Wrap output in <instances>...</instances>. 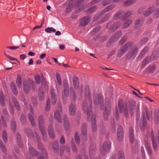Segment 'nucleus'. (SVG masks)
Returning a JSON list of instances; mask_svg holds the SVG:
<instances>
[{
  "mask_svg": "<svg viewBox=\"0 0 159 159\" xmlns=\"http://www.w3.org/2000/svg\"><path fill=\"white\" fill-rule=\"evenodd\" d=\"M56 96L53 91L51 90V97L52 98V103L54 105L56 102L57 100L56 98Z\"/></svg>",
  "mask_w": 159,
  "mask_h": 159,
  "instance_id": "nucleus-43",
  "label": "nucleus"
},
{
  "mask_svg": "<svg viewBox=\"0 0 159 159\" xmlns=\"http://www.w3.org/2000/svg\"><path fill=\"white\" fill-rule=\"evenodd\" d=\"M84 112L87 115L88 120L89 121L92 122V131L95 132L97 130L96 120L95 116L92 114V110H91L90 112L88 111V113L85 111Z\"/></svg>",
  "mask_w": 159,
  "mask_h": 159,
  "instance_id": "nucleus-3",
  "label": "nucleus"
},
{
  "mask_svg": "<svg viewBox=\"0 0 159 159\" xmlns=\"http://www.w3.org/2000/svg\"><path fill=\"white\" fill-rule=\"evenodd\" d=\"M129 135L131 143H134L135 144H136L138 143V141L137 139H135L134 131L133 129L131 128H130L129 129Z\"/></svg>",
  "mask_w": 159,
  "mask_h": 159,
  "instance_id": "nucleus-16",
  "label": "nucleus"
},
{
  "mask_svg": "<svg viewBox=\"0 0 159 159\" xmlns=\"http://www.w3.org/2000/svg\"><path fill=\"white\" fill-rule=\"evenodd\" d=\"M2 139L3 141L5 143H6L7 139V133L5 131H4L3 132Z\"/></svg>",
  "mask_w": 159,
  "mask_h": 159,
  "instance_id": "nucleus-57",
  "label": "nucleus"
},
{
  "mask_svg": "<svg viewBox=\"0 0 159 159\" xmlns=\"http://www.w3.org/2000/svg\"><path fill=\"white\" fill-rule=\"evenodd\" d=\"M0 148L4 153H6L7 152L6 147L1 139H0Z\"/></svg>",
  "mask_w": 159,
  "mask_h": 159,
  "instance_id": "nucleus-39",
  "label": "nucleus"
},
{
  "mask_svg": "<svg viewBox=\"0 0 159 159\" xmlns=\"http://www.w3.org/2000/svg\"><path fill=\"white\" fill-rule=\"evenodd\" d=\"M84 93L85 97L87 99L82 104V107L84 111L88 112L89 111L90 112L92 110V103L91 95L90 93L89 88L86 86L85 87Z\"/></svg>",
  "mask_w": 159,
  "mask_h": 159,
  "instance_id": "nucleus-2",
  "label": "nucleus"
},
{
  "mask_svg": "<svg viewBox=\"0 0 159 159\" xmlns=\"http://www.w3.org/2000/svg\"><path fill=\"white\" fill-rule=\"evenodd\" d=\"M16 83L18 88L22 87L21 78L20 75H18L16 79Z\"/></svg>",
  "mask_w": 159,
  "mask_h": 159,
  "instance_id": "nucleus-34",
  "label": "nucleus"
},
{
  "mask_svg": "<svg viewBox=\"0 0 159 159\" xmlns=\"http://www.w3.org/2000/svg\"><path fill=\"white\" fill-rule=\"evenodd\" d=\"M148 41V39L147 37L143 38L140 41L139 43V44L141 46H143Z\"/></svg>",
  "mask_w": 159,
  "mask_h": 159,
  "instance_id": "nucleus-51",
  "label": "nucleus"
},
{
  "mask_svg": "<svg viewBox=\"0 0 159 159\" xmlns=\"http://www.w3.org/2000/svg\"><path fill=\"white\" fill-rule=\"evenodd\" d=\"M60 154L62 155L64 151H66L67 152H69L70 150V149L67 146H62L61 147L60 149Z\"/></svg>",
  "mask_w": 159,
  "mask_h": 159,
  "instance_id": "nucleus-41",
  "label": "nucleus"
},
{
  "mask_svg": "<svg viewBox=\"0 0 159 159\" xmlns=\"http://www.w3.org/2000/svg\"><path fill=\"white\" fill-rule=\"evenodd\" d=\"M4 55L7 57V58L9 59L10 60H11V61L15 60V61H17L18 62H19V61L17 59L14 58H13L12 57L8 55H7V54L5 52H4Z\"/></svg>",
  "mask_w": 159,
  "mask_h": 159,
  "instance_id": "nucleus-59",
  "label": "nucleus"
},
{
  "mask_svg": "<svg viewBox=\"0 0 159 159\" xmlns=\"http://www.w3.org/2000/svg\"><path fill=\"white\" fill-rule=\"evenodd\" d=\"M121 25V23L120 22H116L113 24L110 28L111 32H113L115 31L117 28H119Z\"/></svg>",
  "mask_w": 159,
  "mask_h": 159,
  "instance_id": "nucleus-25",
  "label": "nucleus"
},
{
  "mask_svg": "<svg viewBox=\"0 0 159 159\" xmlns=\"http://www.w3.org/2000/svg\"><path fill=\"white\" fill-rule=\"evenodd\" d=\"M38 148L41 150L42 154L38 156V152L32 147H30L29 148V153L26 155L27 159H34V156L37 157V159H48L47 151L41 143H39Z\"/></svg>",
  "mask_w": 159,
  "mask_h": 159,
  "instance_id": "nucleus-1",
  "label": "nucleus"
},
{
  "mask_svg": "<svg viewBox=\"0 0 159 159\" xmlns=\"http://www.w3.org/2000/svg\"><path fill=\"white\" fill-rule=\"evenodd\" d=\"M133 44V43L131 41L126 43L122 47L120 48L118 51L117 56L119 57H121L127 51V49L130 48Z\"/></svg>",
  "mask_w": 159,
  "mask_h": 159,
  "instance_id": "nucleus-8",
  "label": "nucleus"
},
{
  "mask_svg": "<svg viewBox=\"0 0 159 159\" xmlns=\"http://www.w3.org/2000/svg\"><path fill=\"white\" fill-rule=\"evenodd\" d=\"M56 79L58 84L60 85H61V80L60 75L58 73H56Z\"/></svg>",
  "mask_w": 159,
  "mask_h": 159,
  "instance_id": "nucleus-56",
  "label": "nucleus"
},
{
  "mask_svg": "<svg viewBox=\"0 0 159 159\" xmlns=\"http://www.w3.org/2000/svg\"><path fill=\"white\" fill-rule=\"evenodd\" d=\"M154 10L153 7H151L149 8L148 11H146L144 13V15L146 16H147L149 15L151 13H152Z\"/></svg>",
  "mask_w": 159,
  "mask_h": 159,
  "instance_id": "nucleus-48",
  "label": "nucleus"
},
{
  "mask_svg": "<svg viewBox=\"0 0 159 159\" xmlns=\"http://www.w3.org/2000/svg\"><path fill=\"white\" fill-rule=\"evenodd\" d=\"M117 138L119 141H121L123 138V132L122 128L119 126L117 131Z\"/></svg>",
  "mask_w": 159,
  "mask_h": 159,
  "instance_id": "nucleus-19",
  "label": "nucleus"
},
{
  "mask_svg": "<svg viewBox=\"0 0 159 159\" xmlns=\"http://www.w3.org/2000/svg\"><path fill=\"white\" fill-rule=\"evenodd\" d=\"M149 48L148 47L146 46L143 48L142 51L139 55V57L141 58L143 57L144 55L147 52Z\"/></svg>",
  "mask_w": 159,
  "mask_h": 159,
  "instance_id": "nucleus-35",
  "label": "nucleus"
},
{
  "mask_svg": "<svg viewBox=\"0 0 159 159\" xmlns=\"http://www.w3.org/2000/svg\"><path fill=\"white\" fill-rule=\"evenodd\" d=\"M142 25V22L140 20H136L134 25V27L136 29H138Z\"/></svg>",
  "mask_w": 159,
  "mask_h": 159,
  "instance_id": "nucleus-53",
  "label": "nucleus"
},
{
  "mask_svg": "<svg viewBox=\"0 0 159 159\" xmlns=\"http://www.w3.org/2000/svg\"><path fill=\"white\" fill-rule=\"evenodd\" d=\"M52 149L53 152L55 153H57L59 149V146L58 144V141H55L52 144Z\"/></svg>",
  "mask_w": 159,
  "mask_h": 159,
  "instance_id": "nucleus-28",
  "label": "nucleus"
},
{
  "mask_svg": "<svg viewBox=\"0 0 159 159\" xmlns=\"http://www.w3.org/2000/svg\"><path fill=\"white\" fill-rule=\"evenodd\" d=\"M95 6H93L91 8H89L87 11L88 14H91L96 9Z\"/></svg>",
  "mask_w": 159,
  "mask_h": 159,
  "instance_id": "nucleus-61",
  "label": "nucleus"
},
{
  "mask_svg": "<svg viewBox=\"0 0 159 159\" xmlns=\"http://www.w3.org/2000/svg\"><path fill=\"white\" fill-rule=\"evenodd\" d=\"M33 135L34 136V137L35 138H32L31 139H34L35 140L37 141L38 142V144H39V143H40L39 142V140L40 139V137L38 134L35 131H34V133H33Z\"/></svg>",
  "mask_w": 159,
  "mask_h": 159,
  "instance_id": "nucleus-49",
  "label": "nucleus"
},
{
  "mask_svg": "<svg viewBox=\"0 0 159 159\" xmlns=\"http://www.w3.org/2000/svg\"><path fill=\"white\" fill-rule=\"evenodd\" d=\"M118 107L120 112L123 113L125 116L127 117L128 116V109L126 103H122V100L120 99L118 101Z\"/></svg>",
  "mask_w": 159,
  "mask_h": 159,
  "instance_id": "nucleus-7",
  "label": "nucleus"
},
{
  "mask_svg": "<svg viewBox=\"0 0 159 159\" xmlns=\"http://www.w3.org/2000/svg\"><path fill=\"white\" fill-rule=\"evenodd\" d=\"M63 120L64 128L66 130H67L69 128V122L66 116H64Z\"/></svg>",
  "mask_w": 159,
  "mask_h": 159,
  "instance_id": "nucleus-29",
  "label": "nucleus"
},
{
  "mask_svg": "<svg viewBox=\"0 0 159 159\" xmlns=\"http://www.w3.org/2000/svg\"><path fill=\"white\" fill-rule=\"evenodd\" d=\"M39 98L40 101L43 100L44 98V92L41 87H39Z\"/></svg>",
  "mask_w": 159,
  "mask_h": 159,
  "instance_id": "nucleus-33",
  "label": "nucleus"
},
{
  "mask_svg": "<svg viewBox=\"0 0 159 159\" xmlns=\"http://www.w3.org/2000/svg\"><path fill=\"white\" fill-rule=\"evenodd\" d=\"M29 119L31 122V125L33 126H34L35 125V119L33 116L30 113H29L28 115Z\"/></svg>",
  "mask_w": 159,
  "mask_h": 159,
  "instance_id": "nucleus-42",
  "label": "nucleus"
},
{
  "mask_svg": "<svg viewBox=\"0 0 159 159\" xmlns=\"http://www.w3.org/2000/svg\"><path fill=\"white\" fill-rule=\"evenodd\" d=\"M131 14H132L131 12H127L126 13H125V15H124L121 18V20H125L126 18L130 16Z\"/></svg>",
  "mask_w": 159,
  "mask_h": 159,
  "instance_id": "nucleus-62",
  "label": "nucleus"
},
{
  "mask_svg": "<svg viewBox=\"0 0 159 159\" xmlns=\"http://www.w3.org/2000/svg\"><path fill=\"white\" fill-rule=\"evenodd\" d=\"M111 110V104L109 99H106L105 102V108L103 113V117L105 120H107Z\"/></svg>",
  "mask_w": 159,
  "mask_h": 159,
  "instance_id": "nucleus-4",
  "label": "nucleus"
},
{
  "mask_svg": "<svg viewBox=\"0 0 159 159\" xmlns=\"http://www.w3.org/2000/svg\"><path fill=\"white\" fill-rule=\"evenodd\" d=\"M45 31L47 33H51L52 32H55L56 30L52 27H48L45 29Z\"/></svg>",
  "mask_w": 159,
  "mask_h": 159,
  "instance_id": "nucleus-54",
  "label": "nucleus"
},
{
  "mask_svg": "<svg viewBox=\"0 0 159 159\" xmlns=\"http://www.w3.org/2000/svg\"><path fill=\"white\" fill-rule=\"evenodd\" d=\"M145 144L146 148V150L148 154L152 155V152L150 143L148 141H145Z\"/></svg>",
  "mask_w": 159,
  "mask_h": 159,
  "instance_id": "nucleus-23",
  "label": "nucleus"
},
{
  "mask_svg": "<svg viewBox=\"0 0 159 159\" xmlns=\"http://www.w3.org/2000/svg\"><path fill=\"white\" fill-rule=\"evenodd\" d=\"M94 102L97 104H99L101 107L102 108L103 106L104 100L102 94H99L98 95V98L94 99Z\"/></svg>",
  "mask_w": 159,
  "mask_h": 159,
  "instance_id": "nucleus-17",
  "label": "nucleus"
},
{
  "mask_svg": "<svg viewBox=\"0 0 159 159\" xmlns=\"http://www.w3.org/2000/svg\"><path fill=\"white\" fill-rule=\"evenodd\" d=\"M115 7V6L114 5H112L107 7L100 12V15H102L106 12L112 9Z\"/></svg>",
  "mask_w": 159,
  "mask_h": 159,
  "instance_id": "nucleus-30",
  "label": "nucleus"
},
{
  "mask_svg": "<svg viewBox=\"0 0 159 159\" xmlns=\"http://www.w3.org/2000/svg\"><path fill=\"white\" fill-rule=\"evenodd\" d=\"M50 137L52 139H54L55 137V134L54 131H48Z\"/></svg>",
  "mask_w": 159,
  "mask_h": 159,
  "instance_id": "nucleus-64",
  "label": "nucleus"
},
{
  "mask_svg": "<svg viewBox=\"0 0 159 159\" xmlns=\"http://www.w3.org/2000/svg\"><path fill=\"white\" fill-rule=\"evenodd\" d=\"M11 129L13 131H14L16 130V124L14 118H13L11 119Z\"/></svg>",
  "mask_w": 159,
  "mask_h": 159,
  "instance_id": "nucleus-44",
  "label": "nucleus"
},
{
  "mask_svg": "<svg viewBox=\"0 0 159 159\" xmlns=\"http://www.w3.org/2000/svg\"><path fill=\"white\" fill-rule=\"evenodd\" d=\"M73 84L75 89H77L79 87V82L77 77H74L73 78Z\"/></svg>",
  "mask_w": 159,
  "mask_h": 159,
  "instance_id": "nucleus-31",
  "label": "nucleus"
},
{
  "mask_svg": "<svg viewBox=\"0 0 159 159\" xmlns=\"http://www.w3.org/2000/svg\"><path fill=\"white\" fill-rule=\"evenodd\" d=\"M90 18L89 16H86L81 19L79 26L84 27L90 21Z\"/></svg>",
  "mask_w": 159,
  "mask_h": 159,
  "instance_id": "nucleus-18",
  "label": "nucleus"
},
{
  "mask_svg": "<svg viewBox=\"0 0 159 159\" xmlns=\"http://www.w3.org/2000/svg\"><path fill=\"white\" fill-rule=\"evenodd\" d=\"M64 93L63 95H64L65 97L68 96L69 94V87L68 84L66 83H64L63 84Z\"/></svg>",
  "mask_w": 159,
  "mask_h": 159,
  "instance_id": "nucleus-26",
  "label": "nucleus"
},
{
  "mask_svg": "<svg viewBox=\"0 0 159 159\" xmlns=\"http://www.w3.org/2000/svg\"><path fill=\"white\" fill-rule=\"evenodd\" d=\"M76 111V107L75 104L72 102L69 105L68 111L69 114L72 116H74Z\"/></svg>",
  "mask_w": 159,
  "mask_h": 159,
  "instance_id": "nucleus-15",
  "label": "nucleus"
},
{
  "mask_svg": "<svg viewBox=\"0 0 159 159\" xmlns=\"http://www.w3.org/2000/svg\"><path fill=\"white\" fill-rule=\"evenodd\" d=\"M71 145L73 151L74 152H76L77 151V148L74 143L73 139H71Z\"/></svg>",
  "mask_w": 159,
  "mask_h": 159,
  "instance_id": "nucleus-52",
  "label": "nucleus"
},
{
  "mask_svg": "<svg viewBox=\"0 0 159 159\" xmlns=\"http://www.w3.org/2000/svg\"><path fill=\"white\" fill-rule=\"evenodd\" d=\"M151 135L152 141V146L153 148L156 150L157 148V144L156 138L154 136L152 130L151 131Z\"/></svg>",
  "mask_w": 159,
  "mask_h": 159,
  "instance_id": "nucleus-24",
  "label": "nucleus"
},
{
  "mask_svg": "<svg viewBox=\"0 0 159 159\" xmlns=\"http://www.w3.org/2000/svg\"><path fill=\"white\" fill-rule=\"evenodd\" d=\"M111 129L113 131H115L116 130V128L114 125V119H111Z\"/></svg>",
  "mask_w": 159,
  "mask_h": 159,
  "instance_id": "nucleus-63",
  "label": "nucleus"
},
{
  "mask_svg": "<svg viewBox=\"0 0 159 159\" xmlns=\"http://www.w3.org/2000/svg\"><path fill=\"white\" fill-rule=\"evenodd\" d=\"M94 150L93 146H91L89 148V154L90 157L93 158L94 156Z\"/></svg>",
  "mask_w": 159,
  "mask_h": 159,
  "instance_id": "nucleus-46",
  "label": "nucleus"
},
{
  "mask_svg": "<svg viewBox=\"0 0 159 159\" xmlns=\"http://www.w3.org/2000/svg\"><path fill=\"white\" fill-rule=\"evenodd\" d=\"M25 132L29 138L31 139L33 137L35 138L34 136L33 135V133H32L29 129H25Z\"/></svg>",
  "mask_w": 159,
  "mask_h": 159,
  "instance_id": "nucleus-32",
  "label": "nucleus"
},
{
  "mask_svg": "<svg viewBox=\"0 0 159 159\" xmlns=\"http://www.w3.org/2000/svg\"><path fill=\"white\" fill-rule=\"evenodd\" d=\"M11 99L12 102L14 104L16 108L18 110H19L20 109V107L18 102L16 99V98L13 96L11 97Z\"/></svg>",
  "mask_w": 159,
  "mask_h": 159,
  "instance_id": "nucleus-36",
  "label": "nucleus"
},
{
  "mask_svg": "<svg viewBox=\"0 0 159 159\" xmlns=\"http://www.w3.org/2000/svg\"><path fill=\"white\" fill-rule=\"evenodd\" d=\"M42 134V138L43 141H47V136L46 132L44 129H39Z\"/></svg>",
  "mask_w": 159,
  "mask_h": 159,
  "instance_id": "nucleus-40",
  "label": "nucleus"
},
{
  "mask_svg": "<svg viewBox=\"0 0 159 159\" xmlns=\"http://www.w3.org/2000/svg\"><path fill=\"white\" fill-rule=\"evenodd\" d=\"M111 146L110 142H106L103 144L102 147L101 148V152L103 154L105 152L108 151Z\"/></svg>",
  "mask_w": 159,
  "mask_h": 159,
  "instance_id": "nucleus-13",
  "label": "nucleus"
},
{
  "mask_svg": "<svg viewBox=\"0 0 159 159\" xmlns=\"http://www.w3.org/2000/svg\"><path fill=\"white\" fill-rule=\"evenodd\" d=\"M142 120L140 123V128L142 130H144L146 125V117L145 113H143L142 116Z\"/></svg>",
  "mask_w": 159,
  "mask_h": 159,
  "instance_id": "nucleus-21",
  "label": "nucleus"
},
{
  "mask_svg": "<svg viewBox=\"0 0 159 159\" xmlns=\"http://www.w3.org/2000/svg\"><path fill=\"white\" fill-rule=\"evenodd\" d=\"M70 1L68 2L69 5L68 7L66 8V12L70 11L72 9L75 7H78L79 6V4L80 3V1Z\"/></svg>",
  "mask_w": 159,
  "mask_h": 159,
  "instance_id": "nucleus-10",
  "label": "nucleus"
},
{
  "mask_svg": "<svg viewBox=\"0 0 159 159\" xmlns=\"http://www.w3.org/2000/svg\"><path fill=\"white\" fill-rule=\"evenodd\" d=\"M123 14V12L120 11L118 12L117 14L114 17V19L115 20H117L120 17L121 15Z\"/></svg>",
  "mask_w": 159,
  "mask_h": 159,
  "instance_id": "nucleus-60",
  "label": "nucleus"
},
{
  "mask_svg": "<svg viewBox=\"0 0 159 159\" xmlns=\"http://www.w3.org/2000/svg\"><path fill=\"white\" fill-rule=\"evenodd\" d=\"M122 31H119L116 32L113 36L111 37L109 40L110 43H113L117 40L121 36Z\"/></svg>",
  "mask_w": 159,
  "mask_h": 159,
  "instance_id": "nucleus-14",
  "label": "nucleus"
},
{
  "mask_svg": "<svg viewBox=\"0 0 159 159\" xmlns=\"http://www.w3.org/2000/svg\"><path fill=\"white\" fill-rule=\"evenodd\" d=\"M74 138L76 143H79L80 142V138L78 135V133L77 132L75 133Z\"/></svg>",
  "mask_w": 159,
  "mask_h": 159,
  "instance_id": "nucleus-55",
  "label": "nucleus"
},
{
  "mask_svg": "<svg viewBox=\"0 0 159 159\" xmlns=\"http://www.w3.org/2000/svg\"><path fill=\"white\" fill-rule=\"evenodd\" d=\"M58 106L57 110L55 111L54 113V117L57 120L58 122H61L62 120L61 117V114L62 112V108L61 107V103L59 102L58 103Z\"/></svg>",
  "mask_w": 159,
  "mask_h": 159,
  "instance_id": "nucleus-9",
  "label": "nucleus"
},
{
  "mask_svg": "<svg viewBox=\"0 0 159 159\" xmlns=\"http://www.w3.org/2000/svg\"><path fill=\"white\" fill-rule=\"evenodd\" d=\"M81 133L82 135V139L84 141L87 139V127L86 124L84 123L81 126Z\"/></svg>",
  "mask_w": 159,
  "mask_h": 159,
  "instance_id": "nucleus-11",
  "label": "nucleus"
},
{
  "mask_svg": "<svg viewBox=\"0 0 159 159\" xmlns=\"http://www.w3.org/2000/svg\"><path fill=\"white\" fill-rule=\"evenodd\" d=\"M132 21L131 19H127L124 21V25H123V28L128 27L132 23Z\"/></svg>",
  "mask_w": 159,
  "mask_h": 159,
  "instance_id": "nucleus-37",
  "label": "nucleus"
},
{
  "mask_svg": "<svg viewBox=\"0 0 159 159\" xmlns=\"http://www.w3.org/2000/svg\"><path fill=\"white\" fill-rule=\"evenodd\" d=\"M154 119L155 123L156 124L159 123V109H157L155 110L154 113Z\"/></svg>",
  "mask_w": 159,
  "mask_h": 159,
  "instance_id": "nucleus-27",
  "label": "nucleus"
},
{
  "mask_svg": "<svg viewBox=\"0 0 159 159\" xmlns=\"http://www.w3.org/2000/svg\"><path fill=\"white\" fill-rule=\"evenodd\" d=\"M38 121L39 124V129H44V117L43 115H41L38 117Z\"/></svg>",
  "mask_w": 159,
  "mask_h": 159,
  "instance_id": "nucleus-20",
  "label": "nucleus"
},
{
  "mask_svg": "<svg viewBox=\"0 0 159 159\" xmlns=\"http://www.w3.org/2000/svg\"><path fill=\"white\" fill-rule=\"evenodd\" d=\"M145 111L146 114L147 119L148 120H149L151 115L152 114V112L151 113H150L148 108L147 107H146Z\"/></svg>",
  "mask_w": 159,
  "mask_h": 159,
  "instance_id": "nucleus-58",
  "label": "nucleus"
},
{
  "mask_svg": "<svg viewBox=\"0 0 159 159\" xmlns=\"http://www.w3.org/2000/svg\"><path fill=\"white\" fill-rule=\"evenodd\" d=\"M118 159H125L123 152L119 151L118 152Z\"/></svg>",
  "mask_w": 159,
  "mask_h": 159,
  "instance_id": "nucleus-50",
  "label": "nucleus"
},
{
  "mask_svg": "<svg viewBox=\"0 0 159 159\" xmlns=\"http://www.w3.org/2000/svg\"><path fill=\"white\" fill-rule=\"evenodd\" d=\"M153 57H151L148 56L145 58L142 62L141 67L142 68H144L146 66L147 64H148L150 61L151 59H152V60H154V59L152 58Z\"/></svg>",
  "mask_w": 159,
  "mask_h": 159,
  "instance_id": "nucleus-22",
  "label": "nucleus"
},
{
  "mask_svg": "<svg viewBox=\"0 0 159 159\" xmlns=\"http://www.w3.org/2000/svg\"><path fill=\"white\" fill-rule=\"evenodd\" d=\"M0 102L2 106H4L5 105L4 94L3 92L2 91L0 93Z\"/></svg>",
  "mask_w": 159,
  "mask_h": 159,
  "instance_id": "nucleus-47",
  "label": "nucleus"
},
{
  "mask_svg": "<svg viewBox=\"0 0 159 159\" xmlns=\"http://www.w3.org/2000/svg\"><path fill=\"white\" fill-rule=\"evenodd\" d=\"M129 109V111L132 114L134 113L137 109V113L138 114L139 111V104L138 103L136 105L135 102L133 100H131L129 101L128 103Z\"/></svg>",
  "mask_w": 159,
  "mask_h": 159,
  "instance_id": "nucleus-5",
  "label": "nucleus"
},
{
  "mask_svg": "<svg viewBox=\"0 0 159 159\" xmlns=\"http://www.w3.org/2000/svg\"><path fill=\"white\" fill-rule=\"evenodd\" d=\"M156 68V66L155 65H150L147 68V71L148 72H152L155 70Z\"/></svg>",
  "mask_w": 159,
  "mask_h": 159,
  "instance_id": "nucleus-45",
  "label": "nucleus"
},
{
  "mask_svg": "<svg viewBox=\"0 0 159 159\" xmlns=\"http://www.w3.org/2000/svg\"><path fill=\"white\" fill-rule=\"evenodd\" d=\"M138 48H133L126 55V57L128 59L134 58L138 53Z\"/></svg>",
  "mask_w": 159,
  "mask_h": 159,
  "instance_id": "nucleus-12",
  "label": "nucleus"
},
{
  "mask_svg": "<svg viewBox=\"0 0 159 159\" xmlns=\"http://www.w3.org/2000/svg\"><path fill=\"white\" fill-rule=\"evenodd\" d=\"M16 138L17 142L18 143L19 146L20 147H22L23 146V144L22 142V139L20 135L18 133H17L16 134Z\"/></svg>",
  "mask_w": 159,
  "mask_h": 159,
  "instance_id": "nucleus-38",
  "label": "nucleus"
},
{
  "mask_svg": "<svg viewBox=\"0 0 159 159\" xmlns=\"http://www.w3.org/2000/svg\"><path fill=\"white\" fill-rule=\"evenodd\" d=\"M23 85L24 90L26 93H28L30 90V85L31 86L33 89H34L35 88V84L34 81L30 79H28L27 82H24Z\"/></svg>",
  "mask_w": 159,
  "mask_h": 159,
  "instance_id": "nucleus-6",
  "label": "nucleus"
}]
</instances>
